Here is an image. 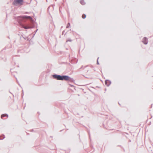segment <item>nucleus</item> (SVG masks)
Here are the masks:
<instances>
[{
    "label": "nucleus",
    "mask_w": 153,
    "mask_h": 153,
    "mask_svg": "<svg viewBox=\"0 0 153 153\" xmlns=\"http://www.w3.org/2000/svg\"><path fill=\"white\" fill-rule=\"evenodd\" d=\"M53 76L54 78L57 80H70V77L66 76H61L57 75H53Z\"/></svg>",
    "instance_id": "obj_1"
},
{
    "label": "nucleus",
    "mask_w": 153,
    "mask_h": 153,
    "mask_svg": "<svg viewBox=\"0 0 153 153\" xmlns=\"http://www.w3.org/2000/svg\"><path fill=\"white\" fill-rule=\"evenodd\" d=\"M23 0H15L13 3V5H16L17 4L22 5V4Z\"/></svg>",
    "instance_id": "obj_2"
},
{
    "label": "nucleus",
    "mask_w": 153,
    "mask_h": 153,
    "mask_svg": "<svg viewBox=\"0 0 153 153\" xmlns=\"http://www.w3.org/2000/svg\"><path fill=\"white\" fill-rule=\"evenodd\" d=\"M21 18L23 19H29L31 21L32 20V18L30 16H22Z\"/></svg>",
    "instance_id": "obj_3"
},
{
    "label": "nucleus",
    "mask_w": 153,
    "mask_h": 153,
    "mask_svg": "<svg viewBox=\"0 0 153 153\" xmlns=\"http://www.w3.org/2000/svg\"><path fill=\"white\" fill-rule=\"evenodd\" d=\"M148 40L146 38H144L143 39V42L145 44H146L147 43Z\"/></svg>",
    "instance_id": "obj_4"
},
{
    "label": "nucleus",
    "mask_w": 153,
    "mask_h": 153,
    "mask_svg": "<svg viewBox=\"0 0 153 153\" xmlns=\"http://www.w3.org/2000/svg\"><path fill=\"white\" fill-rule=\"evenodd\" d=\"M103 126L104 128H106L107 129H110V130H112V129H111L109 128V126H108V125H103Z\"/></svg>",
    "instance_id": "obj_5"
},
{
    "label": "nucleus",
    "mask_w": 153,
    "mask_h": 153,
    "mask_svg": "<svg viewBox=\"0 0 153 153\" xmlns=\"http://www.w3.org/2000/svg\"><path fill=\"white\" fill-rule=\"evenodd\" d=\"M8 117V115L6 114H3L2 115H1V118H2V119H3V117Z\"/></svg>",
    "instance_id": "obj_6"
},
{
    "label": "nucleus",
    "mask_w": 153,
    "mask_h": 153,
    "mask_svg": "<svg viewBox=\"0 0 153 153\" xmlns=\"http://www.w3.org/2000/svg\"><path fill=\"white\" fill-rule=\"evenodd\" d=\"M22 27L24 28L25 29H29L31 28V27L29 26H25L23 25H22Z\"/></svg>",
    "instance_id": "obj_7"
},
{
    "label": "nucleus",
    "mask_w": 153,
    "mask_h": 153,
    "mask_svg": "<svg viewBox=\"0 0 153 153\" xmlns=\"http://www.w3.org/2000/svg\"><path fill=\"white\" fill-rule=\"evenodd\" d=\"M5 137V136L4 134H2L0 136V140H3Z\"/></svg>",
    "instance_id": "obj_8"
},
{
    "label": "nucleus",
    "mask_w": 153,
    "mask_h": 153,
    "mask_svg": "<svg viewBox=\"0 0 153 153\" xmlns=\"http://www.w3.org/2000/svg\"><path fill=\"white\" fill-rule=\"evenodd\" d=\"M80 3L82 5H84L85 4V3L83 0H81L80 1Z\"/></svg>",
    "instance_id": "obj_9"
},
{
    "label": "nucleus",
    "mask_w": 153,
    "mask_h": 153,
    "mask_svg": "<svg viewBox=\"0 0 153 153\" xmlns=\"http://www.w3.org/2000/svg\"><path fill=\"white\" fill-rule=\"evenodd\" d=\"M86 17V15L83 14L82 16V17L83 19H85Z\"/></svg>",
    "instance_id": "obj_10"
},
{
    "label": "nucleus",
    "mask_w": 153,
    "mask_h": 153,
    "mask_svg": "<svg viewBox=\"0 0 153 153\" xmlns=\"http://www.w3.org/2000/svg\"><path fill=\"white\" fill-rule=\"evenodd\" d=\"M70 26V23H68L67 24L66 27L67 28H68Z\"/></svg>",
    "instance_id": "obj_11"
},
{
    "label": "nucleus",
    "mask_w": 153,
    "mask_h": 153,
    "mask_svg": "<svg viewBox=\"0 0 153 153\" xmlns=\"http://www.w3.org/2000/svg\"><path fill=\"white\" fill-rule=\"evenodd\" d=\"M108 82V80H106L105 82V84L107 86L108 85H107V83Z\"/></svg>",
    "instance_id": "obj_12"
},
{
    "label": "nucleus",
    "mask_w": 153,
    "mask_h": 153,
    "mask_svg": "<svg viewBox=\"0 0 153 153\" xmlns=\"http://www.w3.org/2000/svg\"><path fill=\"white\" fill-rule=\"evenodd\" d=\"M35 129H32L30 131L31 132H36V131L35 130H34Z\"/></svg>",
    "instance_id": "obj_13"
},
{
    "label": "nucleus",
    "mask_w": 153,
    "mask_h": 153,
    "mask_svg": "<svg viewBox=\"0 0 153 153\" xmlns=\"http://www.w3.org/2000/svg\"><path fill=\"white\" fill-rule=\"evenodd\" d=\"M88 134H89V137H90V139L91 140V138H90V134L89 133V131H88Z\"/></svg>",
    "instance_id": "obj_14"
},
{
    "label": "nucleus",
    "mask_w": 153,
    "mask_h": 153,
    "mask_svg": "<svg viewBox=\"0 0 153 153\" xmlns=\"http://www.w3.org/2000/svg\"><path fill=\"white\" fill-rule=\"evenodd\" d=\"M91 146V147H92V148L93 147V146Z\"/></svg>",
    "instance_id": "obj_15"
},
{
    "label": "nucleus",
    "mask_w": 153,
    "mask_h": 153,
    "mask_svg": "<svg viewBox=\"0 0 153 153\" xmlns=\"http://www.w3.org/2000/svg\"><path fill=\"white\" fill-rule=\"evenodd\" d=\"M50 137H52L50 136Z\"/></svg>",
    "instance_id": "obj_16"
}]
</instances>
